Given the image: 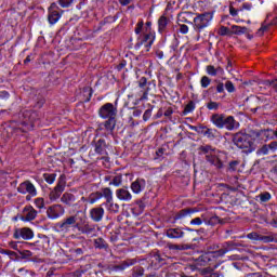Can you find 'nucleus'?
I'll list each match as a JSON object with an SVG mask.
<instances>
[{
    "instance_id": "f257e3e1",
    "label": "nucleus",
    "mask_w": 277,
    "mask_h": 277,
    "mask_svg": "<svg viewBox=\"0 0 277 277\" xmlns=\"http://www.w3.org/2000/svg\"><path fill=\"white\" fill-rule=\"evenodd\" d=\"M254 141L255 138L252 136V131L249 134L237 133L233 138L234 144L238 148L246 150V153H253V150H256Z\"/></svg>"
},
{
    "instance_id": "f03ea898",
    "label": "nucleus",
    "mask_w": 277,
    "mask_h": 277,
    "mask_svg": "<svg viewBox=\"0 0 277 277\" xmlns=\"http://www.w3.org/2000/svg\"><path fill=\"white\" fill-rule=\"evenodd\" d=\"M82 222L81 216H72L70 219L71 230L75 235H94V233H96V227H94V225H83Z\"/></svg>"
},
{
    "instance_id": "7ed1b4c3",
    "label": "nucleus",
    "mask_w": 277,
    "mask_h": 277,
    "mask_svg": "<svg viewBox=\"0 0 277 277\" xmlns=\"http://www.w3.org/2000/svg\"><path fill=\"white\" fill-rule=\"evenodd\" d=\"M211 21H213V14L209 12L198 14L194 18V29L196 31H202V29H207V27L211 24Z\"/></svg>"
},
{
    "instance_id": "20e7f679",
    "label": "nucleus",
    "mask_w": 277,
    "mask_h": 277,
    "mask_svg": "<svg viewBox=\"0 0 277 277\" xmlns=\"http://www.w3.org/2000/svg\"><path fill=\"white\" fill-rule=\"evenodd\" d=\"M101 118H116L118 109L111 103L104 104L98 110Z\"/></svg>"
},
{
    "instance_id": "39448f33",
    "label": "nucleus",
    "mask_w": 277,
    "mask_h": 277,
    "mask_svg": "<svg viewBox=\"0 0 277 277\" xmlns=\"http://www.w3.org/2000/svg\"><path fill=\"white\" fill-rule=\"evenodd\" d=\"M229 250L230 249L223 248L217 251H212V252L206 253L199 258V261H201L203 263H209L211 261V256H212V259H220V256H224V254L229 252Z\"/></svg>"
},
{
    "instance_id": "423d86ee",
    "label": "nucleus",
    "mask_w": 277,
    "mask_h": 277,
    "mask_svg": "<svg viewBox=\"0 0 277 277\" xmlns=\"http://www.w3.org/2000/svg\"><path fill=\"white\" fill-rule=\"evenodd\" d=\"M19 194H29V196H38V190H36V186L31 184V182H23L19 184L17 188Z\"/></svg>"
},
{
    "instance_id": "0eeeda50",
    "label": "nucleus",
    "mask_w": 277,
    "mask_h": 277,
    "mask_svg": "<svg viewBox=\"0 0 277 277\" xmlns=\"http://www.w3.org/2000/svg\"><path fill=\"white\" fill-rule=\"evenodd\" d=\"M62 18V14H60V11L57 10V4L52 3L49 8V14H48V21L50 25H55Z\"/></svg>"
},
{
    "instance_id": "6e6552de",
    "label": "nucleus",
    "mask_w": 277,
    "mask_h": 277,
    "mask_svg": "<svg viewBox=\"0 0 277 277\" xmlns=\"http://www.w3.org/2000/svg\"><path fill=\"white\" fill-rule=\"evenodd\" d=\"M14 237L15 239H24L25 241H29L30 239H34V230L27 227L19 228L14 232Z\"/></svg>"
},
{
    "instance_id": "1a4fd4ad",
    "label": "nucleus",
    "mask_w": 277,
    "mask_h": 277,
    "mask_svg": "<svg viewBox=\"0 0 277 277\" xmlns=\"http://www.w3.org/2000/svg\"><path fill=\"white\" fill-rule=\"evenodd\" d=\"M93 90L91 87H85L77 93L79 103H90L92 98Z\"/></svg>"
},
{
    "instance_id": "9d476101",
    "label": "nucleus",
    "mask_w": 277,
    "mask_h": 277,
    "mask_svg": "<svg viewBox=\"0 0 277 277\" xmlns=\"http://www.w3.org/2000/svg\"><path fill=\"white\" fill-rule=\"evenodd\" d=\"M274 130H259V131H252V137H254V140H260V141H267V140H272V136L274 134Z\"/></svg>"
},
{
    "instance_id": "9b49d317",
    "label": "nucleus",
    "mask_w": 277,
    "mask_h": 277,
    "mask_svg": "<svg viewBox=\"0 0 277 277\" xmlns=\"http://www.w3.org/2000/svg\"><path fill=\"white\" fill-rule=\"evenodd\" d=\"M220 129H227V131H233L234 129H237V121L235 120V117L227 116L223 117V122L221 123Z\"/></svg>"
},
{
    "instance_id": "f8f14e48",
    "label": "nucleus",
    "mask_w": 277,
    "mask_h": 277,
    "mask_svg": "<svg viewBox=\"0 0 277 277\" xmlns=\"http://www.w3.org/2000/svg\"><path fill=\"white\" fill-rule=\"evenodd\" d=\"M47 213L50 220H57V217H62L64 208L62 206H52L47 210Z\"/></svg>"
},
{
    "instance_id": "ddd939ff",
    "label": "nucleus",
    "mask_w": 277,
    "mask_h": 277,
    "mask_svg": "<svg viewBox=\"0 0 277 277\" xmlns=\"http://www.w3.org/2000/svg\"><path fill=\"white\" fill-rule=\"evenodd\" d=\"M130 187L133 194H142V192L146 189V180L137 179L136 181L131 183Z\"/></svg>"
},
{
    "instance_id": "4468645a",
    "label": "nucleus",
    "mask_w": 277,
    "mask_h": 277,
    "mask_svg": "<svg viewBox=\"0 0 277 277\" xmlns=\"http://www.w3.org/2000/svg\"><path fill=\"white\" fill-rule=\"evenodd\" d=\"M116 196L118 200H121L122 202H131V200H133V195H131V192L127 188L117 189Z\"/></svg>"
},
{
    "instance_id": "2eb2a0df",
    "label": "nucleus",
    "mask_w": 277,
    "mask_h": 277,
    "mask_svg": "<svg viewBox=\"0 0 277 277\" xmlns=\"http://www.w3.org/2000/svg\"><path fill=\"white\" fill-rule=\"evenodd\" d=\"M103 215H105V209L103 208H92L90 210V217L93 222H101V220H103Z\"/></svg>"
},
{
    "instance_id": "dca6fc26",
    "label": "nucleus",
    "mask_w": 277,
    "mask_h": 277,
    "mask_svg": "<svg viewBox=\"0 0 277 277\" xmlns=\"http://www.w3.org/2000/svg\"><path fill=\"white\" fill-rule=\"evenodd\" d=\"M36 215L38 212L31 207L25 208L22 216L23 222H31V220H36Z\"/></svg>"
},
{
    "instance_id": "f3484780",
    "label": "nucleus",
    "mask_w": 277,
    "mask_h": 277,
    "mask_svg": "<svg viewBox=\"0 0 277 277\" xmlns=\"http://www.w3.org/2000/svg\"><path fill=\"white\" fill-rule=\"evenodd\" d=\"M94 151L96 155H107V143L105 140L100 138L97 142H95Z\"/></svg>"
},
{
    "instance_id": "a211bd4d",
    "label": "nucleus",
    "mask_w": 277,
    "mask_h": 277,
    "mask_svg": "<svg viewBox=\"0 0 277 277\" xmlns=\"http://www.w3.org/2000/svg\"><path fill=\"white\" fill-rule=\"evenodd\" d=\"M166 235L169 239H181L185 233L181 228H170L167 229Z\"/></svg>"
},
{
    "instance_id": "6ab92c4d",
    "label": "nucleus",
    "mask_w": 277,
    "mask_h": 277,
    "mask_svg": "<svg viewBox=\"0 0 277 277\" xmlns=\"http://www.w3.org/2000/svg\"><path fill=\"white\" fill-rule=\"evenodd\" d=\"M64 187H65L64 182H61V183L54 188V190H52V192L50 193V200H57V198H60V196H62V194L64 193Z\"/></svg>"
},
{
    "instance_id": "aec40b11",
    "label": "nucleus",
    "mask_w": 277,
    "mask_h": 277,
    "mask_svg": "<svg viewBox=\"0 0 277 277\" xmlns=\"http://www.w3.org/2000/svg\"><path fill=\"white\" fill-rule=\"evenodd\" d=\"M206 159L211 166H214L219 170L223 168L222 160L217 156H215V151L212 155H207Z\"/></svg>"
},
{
    "instance_id": "412c9836",
    "label": "nucleus",
    "mask_w": 277,
    "mask_h": 277,
    "mask_svg": "<svg viewBox=\"0 0 277 277\" xmlns=\"http://www.w3.org/2000/svg\"><path fill=\"white\" fill-rule=\"evenodd\" d=\"M206 71L208 72V75H210V77H216V75H224V68L222 67H215L213 65H208L206 67Z\"/></svg>"
},
{
    "instance_id": "4be33fe9",
    "label": "nucleus",
    "mask_w": 277,
    "mask_h": 277,
    "mask_svg": "<svg viewBox=\"0 0 277 277\" xmlns=\"http://www.w3.org/2000/svg\"><path fill=\"white\" fill-rule=\"evenodd\" d=\"M153 42H155V36L147 34L143 37L140 44L141 47L147 48L146 51H148L149 47H153Z\"/></svg>"
},
{
    "instance_id": "5701e85b",
    "label": "nucleus",
    "mask_w": 277,
    "mask_h": 277,
    "mask_svg": "<svg viewBox=\"0 0 277 277\" xmlns=\"http://www.w3.org/2000/svg\"><path fill=\"white\" fill-rule=\"evenodd\" d=\"M224 114H214L211 116V122L216 129H221L222 122H224Z\"/></svg>"
},
{
    "instance_id": "b1692460",
    "label": "nucleus",
    "mask_w": 277,
    "mask_h": 277,
    "mask_svg": "<svg viewBox=\"0 0 277 277\" xmlns=\"http://www.w3.org/2000/svg\"><path fill=\"white\" fill-rule=\"evenodd\" d=\"M230 29L232 36H243V34H248V28L243 26L233 25Z\"/></svg>"
},
{
    "instance_id": "393cba45",
    "label": "nucleus",
    "mask_w": 277,
    "mask_h": 277,
    "mask_svg": "<svg viewBox=\"0 0 277 277\" xmlns=\"http://www.w3.org/2000/svg\"><path fill=\"white\" fill-rule=\"evenodd\" d=\"M102 198H105L106 202L110 203L114 200V192H111V188L105 187L102 188Z\"/></svg>"
},
{
    "instance_id": "a878e982",
    "label": "nucleus",
    "mask_w": 277,
    "mask_h": 277,
    "mask_svg": "<svg viewBox=\"0 0 277 277\" xmlns=\"http://www.w3.org/2000/svg\"><path fill=\"white\" fill-rule=\"evenodd\" d=\"M163 259L159 253H155L151 256V264L155 265V267H161L163 265Z\"/></svg>"
},
{
    "instance_id": "bb28decb",
    "label": "nucleus",
    "mask_w": 277,
    "mask_h": 277,
    "mask_svg": "<svg viewBox=\"0 0 277 277\" xmlns=\"http://www.w3.org/2000/svg\"><path fill=\"white\" fill-rule=\"evenodd\" d=\"M200 155H213L215 153V149L211 147V145H203L199 147Z\"/></svg>"
},
{
    "instance_id": "cd10ccee",
    "label": "nucleus",
    "mask_w": 277,
    "mask_h": 277,
    "mask_svg": "<svg viewBox=\"0 0 277 277\" xmlns=\"http://www.w3.org/2000/svg\"><path fill=\"white\" fill-rule=\"evenodd\" d=\"M104 127L106 131H111L113 129H116V117L108 118V120L105 121Z\"/></svg>"
},
{
    "instance_id": "c85d7f7f",
    "label": "nucleus",
    "mask_w": 277,
    "mask_h": 277,
    "mask_svg": "<svg viewBox=\"0 0 277 277\" xmlns=\"http://www.w3.org/2000/svg\"><path fill=\"white\" fill-rule=\"evenodd\" d=\"M109 185L120 187V185H122V174L115 175L113 180L109 182Z\"/></svg>"
},
{
    "instance_id": "c756f323",
    "label": "nucleus",
    "mask_w": 277,
    "mask_h": 277,
    "mask_svg": "<svg viewBox=\"0 0 277 277\" xmlns=\"http://www.w3.org/2000/svg\"><path fill=\"white\" fill-rule=\"evenodd\" d=\"M203 135L209 140H214V137L217 135V130L206 128Z\"/></svg>"
},
{
    "instance_id": "7c9ffc66",
    "label": "nucleus",
    "mask_w": 277,
    "mask_h": 277,
    "mask_svg": "<svg viewBox=\"0 0 277 277\" xmlns=\"http://www.w3.org/2000/svg\"><path fill=\"white\" fill-rule=\"evenodd\" d=\"M158 27H159V31H163V29L168 27V17L163 15L160 16V18L158 19Z\"/></svg>"
},
{
    "instance_id": "2f4dec72",
    "label": "nucleus",
    "mask_w": 277,
    "mask_h": 277,
    "mask_svg": "<svg viewBox=\"0 0 277 277\" xmlns=\"http://www.w3.org/2000/svg\"><path fill=\"white\" fill-rule=\"evenodd\" d=\"M60 230L62 233H68L70 230V219H67L66 222L60 224Z\"/></svg>"
},
{
    "instance_id": "473e14b6",
    "label": "nucleus",
    "mask_w": 277,
    "mask_h": 277,
    "mask_svg": "<svg viewBox=\"0 0 277 277\" xmlns=\"http://www.w3.org/2000/svg\"><path fill=\"white\" fill-rule=\"evenodd\" d=\"M101 198H103V193L101 192H96L93 193L90 197V202L91 205H94V202H96L97 200H101Z\"/></svg>"
},
{
    "instance_id": "72a5a7b5",
    "label": "nucleus",
    "mask_w": 277,
    "mask_h": 277,
    "mask_svg": "<svg viewBox=\"0 0 277 277\" xmlns=\"http://www.w3.org/2000/svg\"><path fill=\"white\" fill-rule=\"evenodd\" d=\"M260 241H262V243H274V234L268 236L260 235Z\"/></svg>"
},
{
    "instance_id": "f704fd0d",
    "label": "nucleus",
    "mask_w": 277,
    "mask_h": 277,
    "mask_svg": "<svg viewBox=\"0 0 277 277\" xmlns=\"http://www.w3.org/2000/svg\"><path fill=\"white\" fill-rule=\"evenodd\" d=\"M194 109H196V104L190 101L184 108V115L187 116V114H192Z\"/></svg>"
},
{
    "instance_id": "c9c22d12",
    "label": "nucleus",
    "mask_w": 277,
    "mask_h": 277,
    "mask_svg": "<svg viewBox=\"0 0 277 277\" xmlns=\"http://www.w3.org/2000/svg\"><path fill=\"white\" fill-rule=\"evenodd\" d=\"M43 179L49 183V185H53V183H55V174L53 173L43 174Z\"/></svg>"
},
{
    "instance_id": "e433bc0d",
    "label": "nucleus",
    "mask_w": 277,
    "mask_h": 277,
    "mask_svg": "<svg viewBox=\"0 0 277 277\" xmlns=\"http://www.w3.org/2000/svg\"><path fill=\"white\" fill-rule=\"evenodd\" d=\"M264 85H266L268 88H273V90H275V92H277V78L275 80H265Z\"/></svg>"
},
{
    "instance_id": "4c0bfd02",
    "label": "nucleus",
    "mask_w": 277,
    "mask_h": 277,
    "mask_svg": "<svg viewBox=\"0 0 277 277\" xmlns=\"http://www.w3.org/2000/svg\"><path fill=\"white\" fill-rule=\"evenodd\" d=\"M219 34H220V36H232V28H228L226 26H222L219 29Z\"/></svg>"
},
{
    "instance_id": "58836bf2",
    "label": "nucleus",
    "mask_w": 277,
    "mask_h": 277,
    "mask_svg": "<svg viewBox=\"0 0 277 277\" xmlns=\"http://www.w3.org/2000/svg\"><path fill=\"white\" fill-rule=\"evenodd\" d=\"M200 83L201 88H208L211 85V78H209L208 76H203L201 77Z\"/></svg>"
},
{
    "instance_id": "ea45409f",
    "label": "nucleus",
    "mask_w": 277,
    "mask_h": 277,
    "mask_svg": "<svg viewBox=\"0 0 277 277\" xmlns=\"http://www.w3.org/2000/svg\"><path fill=\"white\" fill-rule=\"evenodd\" d=\"M259 198L261 202H268V200H272V195L269 193H263L259 195Z\"/></svg>"
},
{
    "instance_id": "a19ab883",
    "label": "nucleus",
    "mask_w": 277,
    "mask_h": 277,
    "mask_svg": "<svg viewBox=\"0 0 277 277\" xmlns=\"http://www.w3.org/2000/svg\"><path fill=\"white\" fill-rule=\"evenodd\" d=\"M133 276L134 277L144 276V267H142V266L135 267L134 271H133Z\"/></svg>"
},
{
    "instance_id": "79ce46f5",
    "label": "nucleus",
    "mask_w": 277,
    "mask_h": 277,
    "mask_svg": "<svg viewBox=\"0 0 277 277\" xmlns=\"http://www.w3.org/2000/svg\"><path fill=\"white\" fill-rule=\"evenodd\" d=\"M258 155H269V146L263 145L260 149H258Z\"/></svg>"
},
{
    "instance_id": "37998d69",
    "label": "nucleus",
    "mask_w": 277,
    "mask_h": 277,
    "mask_svg": "<svg viewBox=\"0 0 277 277\" xmlns=\"http://www.w3.org/2000/svg\"><path fill=\"white\" fill-rule=\"evenodd\" d=\"M35 207H37V209H44V199L43 198L35 199Z\"/></svg>"
},
{
    "instance_id": "c03bdc74",
    "label": "nucleus",
    "mask_w": 277,
    "mask_h": 277,
    "mask_svg": "<svg viewBox=\"0 0 277 277\" xmlns=\"http://www.w3.org/2000/svg\"><path fill=\"white\" fill-rule=\"evenodd\" d=\"M225 89H226L227 92H229V93L235 92V84L233 83V81H226V82H225Z\"/></svg>"
},
{
    "instance_id": "a18cd8bd",
    "label": "nucleus",
    "mask_w": 277,
    "mask_h": 277,
    "mask_svg": "<svg viewBox=\"0 0 277 277\" xmlns=\"http://www.w3.org/2000/svg\"><path fill=\"white\" fill-rule=\"evenodd\" d=\"M237 166H239V161L237 160L229 162L228 171L235 172L237 170Z\"/></svg>"
},
{
    "instance_id": "49530a36",
    "label": "nucleus",
    "mask_w": 277,
    "mask_h": 277,
    "mask_svg": "<svg viewBox=\"0 0 277 277\" xmlns=\"http://www.w3.org/2000/svg\"><path fill=\"white\" fill-rule=\"evenodd\" d=\"M248 239H253L254 241H260L261 234L258 233H250L248 234Z\"/></svg>"
},
{
    "instance_id": "de8ad7c7",
    "label": "nucleus",
    "mask_w": 277,
    "mask_h": 277,
    "mask_svg": "<svg viewBox=\"0 0 277 277\" xmlns=\"http://www.w3.org/2000/svg\"><path fill=\"white\" fill-rule=\"evenodd\" d=\"M95 248H105V240L103 238L95 239Z\"/></svg>"
},
{
    "instance_id": "09e8293b",
    "label": "nucleus",
    "mask_w": 277,
    "mask_h": 277,
    "mask_svg": "<svg viewBox=\"0 0 277 277\" xmlns=\"http://www.w3.org/2000/svg\"><path fill=\"white\" fill-rule=\"evenodd\" d=\"M144 28V21H141L136 24L135 34H142V29Z\"/></svg>"
},
{
    "instance_id": "8fccbe9b",
    "label": "nucleus",
    "mask_w": 277,
    "mask_h": 277,
    "mask_svg": "<svg viewBox=\"0 0 277 277\" xmlns=\"http://www.w3.org/2000/svg\"><path fill=\"white\" fill-rule=\"evenodd\" d=\"M62 202H64L65 205H70V195L67 193L65 195H63L62 197Z\"/></svg>"
},
{
    "instance_id": "3c124183",
    "label": "nucleus",
    "mask_w": 277,
    "mask_h": 277,
    "mask_svg": "<svg viewBox=\"0 0 277 277\" xmlns=\"http://www.w3.org/2000/svg\"><path fill=\"white\" fill-rule=\"evenodd\" d=\"M207 107L209 109H217L220 107V104H217L216 102H210L207 104Z\"/></svg>"
},
{
    "instance_id": "603ef678",
    "label": "nucleus",
    "mask_w": 277,
    "mask_h": 277,
    "mask_svg": "<svg viewBox=\"0 0 277 277\" xmlns=\"http://www.w3.org/2000/svg\"><path fill=\"white\" fill-rule=\"evenodd\" d=\"M268 150H272V153H276V150H277V142L276 141L268 144Z\"/></svg>"
},
{
    "instance_id": "864d4df0",
    "label": "nucleus",
    "mask_w": 277,
    "mask_h": 277,
    "mask_svg": "<svg viewBox=\"0 0 277 277\" xmlns=\"http://www.w3.org/2000/svg\"><path fill=\"white\" fill-rule=\"evenodd\" d=\"M190 224L195 225V226H200V224H202V219H200V217L193 219L190 221Z\"/></svg>"
},
{
    "instance_id": "5fc2aeb1",
    "label": "nucleus",
    "mask_w": 277,
    "mask_h": 277,
    "mask_svg": "<svg viewBox=\"0 0 277 277\" xmlns=\"http://www.w3.org/2000/svg\"><path fill=\"white\" fill-rule=\"evenodd\" d=\"M170 250H185L184 246H179V245H169Z\"/></svg>"
},
{
    "instance_id": "6e6d98bb",
    "label": "nucleus",
    "mask_w": 277,
    "mask_h": 277,
    "mask_svg": "<svg viewBox=\"0 0 277 277\" xmlns=\"http://www.w3.org/2000/svg\"><path fill=\"white\" fill-rule=\"evenodd\" d=\"M216 92L219 94H222L224 92V83L222 82H219L217 85H216Z\"/></svg>"
},
{
    "instance_id": "4d7b16f0",
    "label": "nucleus",
    "mask_w": 277,
    "mask_h": 277,
    "mask_svg": "<svg viewBox=\"0 0 277 277\" xmlns=\"http://www.w3.org/2000/svg\"><path fill=\"white\" fill-rule=\"evenodd\" d=\"M187 31H189V27L185 24L180 26V32L181 34H187Z\"/></svg>"
},
{
    "instance_id": "13d9d810",
    "label": "nucleus",
    "mask_w": 277,
    "mask_h": 277,
    "mask_svg": "<svg viewBox=\"0 0 277 277\" xmlns=\"http://www.w3.org/2000/svg\"><path fill=\"white\" fill-rule=\"evenodd\" d=\"M61 8H68L70 5V0H60Z\"/></svg>"
},
{
    "instance_id": "bf43d9fd",
    "label": "nucleus",
    "mask_w": 277,
    "mask_h": 277,
    "mask_svg": "<svg viewBox=\"0 0 277 277\" xmlns=\"http://www.w3.org/2000/svg\"><path fill=\"white\" fill-rule=\"evenodd\" d=\"M238 10H236L233 5L229 6V14L230 16H237Z\"/></svg>"
},
{
    "instance_id": "052dcab7",
    "label": "nucleus",
    "mask_w": 277,
    "mask_h": 277,
    "mask_svg": "<svg viewBox=\"0 0 277 277\" xmlns=\"http://www.w3.org/2000/svg\"><path fill=\"white\" fill-rule=\"evenodd\" d=\"M146 83H147L146 77H142V78L140 79V81H138V85H140L141 88H144V87L146 85Z\"/></svg>"
},
{
    "instance_id": "680f3d73",
    "label": "nucleus",
    "mask_w": 277,
    "mask_h": 277,
    "mask_svg": "<svg viewBox=\"0 0 277 277\" xmlns=\"http://www.w3.org/2000/svg\"><path fill=\"white\" fill-rule=\"evenodd\" d=\"M268 26H262L259 30H258V36H263V34L265 31H267Z\"/></svg>"
},
{
    "instance_id": "e2e57ef3",
    "label": "nucleus",
    "mask_w": 277,
    "mask_h": 277,
    "mask_svg": "<svg viewBox=\"0 0 277 277\" xmlns=\"http://www.w3.org/2000/svg\"><path fill=\"white\" fill-rule=\"evenodd\" d=\"M0 98H10V93H8L6 91H1Z\"/></svg>"
},
{
    "instance_id": "0e129e2a",
    "label": "nucleus",
    "mask_w": 277,
    "mask_h": 277,
    "mask_svg": "<svg viewBox=\"0 0 277 277\" xmlns=\"http://www.w3.org/2000/svg\"><path fill=\"white\" fill-rule=\"evenodd\" d=\"M172 114H174V110H172V108H168L166 111H164V116L167 118H170V116H172Z\"/></svg>"
},
{
    "instance_id": "69168bd1",
    "label": "nucleus",
    "mask_w": 277,
    "mask_h": 277,
    "mask_svg": "<svg viewBox=\"0 0 277 277\" xmlns=\"http://www.w3.org/2000/svg\"><path fill=\"white\" fill-rule=\"evenodd\" d=\"M140 101H148V90L144 91V93L141 96Z\"/></svg>"
},
{
    "instance_id": "338daca9",
    "label": "nucleus",
    "mask_w": 277,
    "mask_h": 277,
    "mask_svg": "<svg viewBox=\"0 0 277 277\" xmlns=\"http://www.w3.org/2000/svg\"><path fill=\"white\" fill-rule=\"evenodd\" d=\"M135 263H136L135 260H128V261L126 262L127 267H129V266H131V265H135Z\"/></svg>"
},
{
    "instance_id": "774afa93",
    "label": "nucleus",
    "mask_w": 277,
    "mask_h": 277,
    "mask_svg": "<svg viewBox=\"0 0 277 277\" xmlns=\"http://www.w3.org/2000/svg\"><path fill=\"white\" fill-rule=\"evenodd\" d=\"M119 2L121 3V5H129V3H131V0H119Z\"/></svg>"
}]
</instances>
